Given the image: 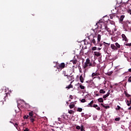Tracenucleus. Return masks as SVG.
Here are the masks:
<instances>
[{
	"label": "nucleus",
	"instance_id": "c9c22d12",
	"mask_svg": "<svg viewBox=\"0 0 131 131\" xmlns=\"http://www.w3.org/2000/svg\"><path fill=\"white\" fill-rule=\"evenodd\" d=\"M112 73H113V72H112V71L108 72L107 75H108V76H110L112 74Z\"/></svg>",
	"mask_w": 131,
	"mask_h": 131
},
{
	"label": "nucleus",
	"instance_id": "393cba45",
	"mask_svg": "<svg viewBox=\"0 0 131 131\" xmlns=\"http://www.w3.org/2000/svg\"><path fill=\"white\" fill-rule=\"evenodd\" d=\"M71 62H72L74 65H76V64H77V60L76 59L72 60Z\"/></svg>",
	"mask_w": 131,
	"mask_h": 131
},
{
	"label": "nucleus",
	"instance_id": "4468645a",
	"mask_svg": "<svg viewBox=\"0 0 131 131\" xmlns=\"http://www.w3.org/2000/svg\"><path fill=\"white\" fill-rule=\"evenodd\" d=\"M33 111H31L29 113V115L30 116V118H31L32 117H34V116H33Z\"/></svg>",
	"mask_w": 131,
	"mask_h": 131
},
{
	"label": "nucleus",
	"instance_id": "f03ea898",
	"mask_svg": "<svg viewBox=\"0 0 131 131\" xmlns=\"http://www.w3.org/2000/svg\"><path fill=\"white\" fill-rule=\"evenodd\" d=\"M90 67H96V62H94L93 63H92V62H91V60L90 59V58H87L86 59V61L84 62V64H83V68H84V69H85V68H88V67H89V68H90Z\"/></svg>",
	"mask_w": 131,
	"mask_h": 131
},
{
	"label": "nucleus",
	"instance_id": "cd10ccee",
	"mask_svg": "<svg viewBox=\"0 0 131 131\" xmlns=\"http://www.w3.org/2000/svg\"><path fill=\"white\" fill-rule=\"evenodd\" d=\"M8 95H9L10 96L9 93H6V96L4 97L5 101H6V100H7V99H8Z\"/></svg>",
	"mask_w": 131,
	"mask_h": 131
},
{
	"label": "nucleus",
	"instance_id": "b1692460",
	"mask_svg": "<svg viewBox=\"0 0 131 131\" xmlns=\"http://www.w3.org/2000/svg\"><path fill=\"white\" fill-rule=\"evenodd\" d=\"M115 46L116 48H117V50H118V49H120V45L118 42L115 43Z\"/></svg>",
	"mask_w": 131,
	"mask_h": 131
},
{
	"label": "nucleus",
	"instance_id": "f257e3e1",
	"mask_svg": "<svg viewBox=\"0 0 131 131\" xmlns=\"http://www.w3.org/2000/svg\"><path fill=\"white\" fill-rule=\"evenodd\" d=\"M101 37L102 35L100 34H97L96 37L94 36V34H91L89 36V39L91 43L95 42L97 44L100 42Z\"/></svg>",
	"mask_w": 131,
	"mask_h": 131
},
{
	"label": "nucleus",
	"instance_id": "58836bf2",
	"mask_svg": "<svg viewBox=\"0 0 131 131\" xmlns=\"http://www.w3.org/2000/svg\"><path fill=\"white\" fill-rule=\"evenodd\" d=\"M104 108H105V109H108V108H110V106H103Z\"/></svg>",
	"mask_w": 131,
	"mask_h": 131
},
{
	"label": "nucleus",
	"instance_id": "37998d69",
	"mask_svg": "<svg viewBox=\"0 0 131 131\" xmlns=\"http://www.w3.org/2000/svg\"><path fill=\"white\" fill-rule=\"evenodd\" d=\"M80 128H81L80 126H79L78 125L76 126V129H80Z\"/></svg>",
	"mask_w": 131,
	"mask_h": 131
},
{
	"label": "nucleus",
	"instance_id": "20e7f679",
	"mask_svg": "<svg viewBox=\"0 0 131 131\" xmlns=\"http://www.w3.org/2000/svg\"><path fill=\"white\" fill-rule=\"evenodd\" d=\"M102 25H103V26L101 27L102 29H105V30H106L107 32H111V30H110V29L108 28V26H107V24L103 23Z\"/></svg>",
	"mask_w": 131,
	"mask_h": 131
},
{
	"label": "nucleus",
	"instance_id": "c756f323",
	"mask_svg": "<svg viewBox=\"0 0 131 131\" xmlns=\"http://www.w3.org/2000/svg\"><path fill=\"white\" fill-rule=\"evenodd\" d=\"M77 112H82V108L80 107H78L77 110Z\"/></svg>",
	"mask_w": 131,
	"mask_h": 131
},
{
	"label": "nucleus",
	"instance_id": "f8f14e48",
	"mask_svg": "<svg viewBox=\"0 0 131 131\" xmlns=\"http://www.w3.org/2000/svg\"><path fill=\"white\" fill-rule=\"evenodd\" d=\"M70 109H73L74 107H75V105L74 104V102H71L69 105Z\"/></svg>",
	"mask_w": 131,
	"mask_h": 131
},
{
	"label": "nucleus",
	"instance_id": "de8ad7c7",
	"mask_svg": "<svg viewBox=\"0 0 131 131\" xmlns=\"http://www.w3.org/2000/svg\"><path fill=\"white\" fill-rule=\"evenodd\" d=\"M125 45L126 46V47H129V43H126Z\"/></svg>",
	"mask_w": 131,
	"mask_h": 131
},
{
	"label": "nucleus",
	"instance_id": "e2e57ef3",
	"mask_svg": "<svg viewBox=\"0 0 131 131\" xmlns=\"http://www.w3.org/2000/svg\"><path fill=\"white\" fill-rule=\"evenodd\" d=\"M10 122H11V123H13V122H12L11 121H10Z\"/></svg>",
	"mask_w": 131,
	"mask_h": 131
},
{
	"label": "nucleus",
	"instance_id": "f3484780",
	"mask_svg": "<svg viewBox=\"0 0 131 131\" xmlns=\"http://www.w3.org/2000/svg\"><path fill=\"white\" fill-rule=\"evenodd\" d=\"M125 17V15H121L119 19L120 22H122V21H123V19H124Z\"/></svg>",
	"mask_w": 131,
	"mask_h": 131
},
{
	"label": "nucleus",
	"instance_id": "5fc2aeb1",
	"mask_svg": "<svg viewBox=\"0 0 131 131\" xmlns=\"http://www.w3.org/2000/svg\"><path fill=\"white\" fill-rule=\"evenodd\" d=\"M84 128L83 125H81V128Z\"/></svg>",
	"mask_w": 131,
	"mask_h": 131
},
{
	"label": "nucleus",
	"instance_id": "79ce46f5",
	"mask_svg": "<svg viewBox=\"0 0 131 131\" xmlns=\"http://www.w3.org/2000/svg\"><path fill=\"white\" fill-rule=\"evenodd\" d=\"M126 96H127L128 98H129V97H130L131 95H129V94H127V93H126Z\"/></svg>",
	"mask_w": 131,
	"mask_h": 131
},
{
	"label": "nucleus",
	"instance_id": "864d4df0",
	"mask_svg": "<svg viewBox=\"0 0 131 131\" xmlns=\"http://www.w3.org/2000/svg\"><path fill=\"white\" fill-rule=\"evenodd\" d=\"M110 19H113V16H112V15H110Z\"/></svg>",
	"mask_w": 131,
	"mask_h": 131
},
{
	"label": "nucleus",
	"instance_id": "052dcab7",
	"mask_svg": "<svg viewBox=\"0 0 131 131\" xmlns=\"http://www.w3.org/2000/svg\"><path fill=\"white\" fill-rule=\"evenodd\" d=\"M84 76H85V73H84Z\"/></svg>",
	"mask_w": 131,
	"mask_h": 131
},
{
	"label": "nucleus",
	"instance_id": "e433bc0d",
	"mask_svg": "<svg viewBox=\"0 0 131 131\" xmlns=\"http://www.w3.org/2000/svg\"><path fill=\"white\" fill-rule=\"evenodd\" d=\"M81 103H85L86 101L85 99H82L81 100Z\"/></svg>",
	"mask_w": 131,
	"mask_h": 131
},
{
	"label": "nucleus",
	"instance_id": "a878e982",
	"mask_svg": "<svg viewBox=\"0 0 131 131\" xmlns=\"http://www.w3.org/2000/svg\"><path fill=\"white\" fill-rule=\"evenodd\" d=\"M99 93L100 94H105L106 93V91H105L103 89H101L100 91H99Z\"/></svg>",
	"mask_w": 131,
	"mask_h": 131
},
{
	"label": "nucleus",
	"instance_id": "39448f33",
	"mask_svg": "<svg viewBox=\"0 0 131 131\" xmlns=\"http://www.w3.org/2000/svg\"><path fill=\"white\" fill-rule=\"evenodd\" d=\"M103 23H105L104 22H101V20H99V22L97 23L96 24V26H97V28H96V29L97 28H99V26L100 25V29H102V26H104V25H103Z\"/></svg>",
	"mask_w": 131,
	"mask_h": 131
},
{
	"label": "nucleus",
	"instance_id": "423d86ee",
	"mask_svg": "<svg viewBox=\"0 0 131 131\" xmlns=\"http://www.w3.org/2000/svg\"><path fill=\"white\" fill-rule=\"evenodd\" d=\"M123 27L124 31H128V30L129 29V27H128V24H127V23H125L123 25Z\"/></svg>",
	"mask_w": 131,
	"mask_h": 131
},
{
	"label": "nucleus",
	"instance_id": "09e8293b",
	"mask_svg": "<svg viewBox=\"0 0 131 131\" xmlns=\"http://www.w3.org/2000/svg\"><path fill=\"white\" fill-rule=\"evenodd\" d=\"M80 130H81V131H83V130H84V128H80Z\"/></svg>",
	"mask_w": 131,
	"mask_h": 131
},
{
	"label": "nucleus",
	"instance_id": "7ed1b4c3",
	"mask_svg": "<svg viewBox=\"0 0 131 131\" xmlns=\"http://www.w3.org/2000/svg\"><path fill=\"white\" fill-rule=\"evenodd\" d=\"M67 68V64H65V63L64 62H62L57 66V69H60V70H62V69H64V68Z\"/></svg>",
	"mask_w": 131,
	"mask_h": 131
},
{
	"label": "nucleus",
	"instance_id": "0eeeda50",
	"mask_svg": "<svg viewBox=\"0 0 131 131\" xmlns=\"http://www.w3.org/2000/svg\"><path fill=\"white\" fill-rule=\"evenodd\" d=\"M122 38H123V40H124L125 41H126V42H127V41H128L127 38L124 34H122Z\"/></svg>",
	"mask_w": 131,
	"mask_h": 131
},
{
	"label": "nucleus",
	"instance_id": "c85d7f7f",
	"mask_svg": "<svg viewBox=\"0 0 131 131\" xmlns=\"http://www.w3.org/2000/svg\"><path fill=\"white\" fill-rule=\"evenodd\" d=\"M117 107H116V110L119 111V110H120V109H121L122 110V108H121V107L119 106V105H117Z\"/></svg>",
	"mask_w": 131,
	"mask_h": 131
},
{
	"label": "nucleus",
	"instance_id": "bb28decb",
	"mask_svg": "<svg viewBox=\"0 0 131 131\" xmlns=\"http://www.w3.org/2000/svg\"><path fill=\"white\" fill-rule=\"evenodd\" d=\"M95 76H98V73H93L92 74V77H95Z\"/></svg>",
	"mask_w": 131,
	"mask_h": 131
},
{
	"label": "nucleus",
	"instance_id": "9d476101",
	"mask_svg": "<svg viewBox=\"0 0 131 131\" xmlns=\"http://www.w3.org/2000/svg\"><path fill=\"white\" fill-rule=\"evenodd\" d=\"M79 80H80V82H81V83H83L84 78L82 76V74L80 76Z\"/></svg>",
	"mask_w": 131,
	"mask_h": 131
},
{
	"label": "nucleus",
	"instance_id": "3c124183",
	"mask_svg": "<svg viewBox=\"0 0 131 131\" xmlns=\"http://www.w3.org/2000/svg\"><path fill=\"white\" fill-rule=\"evenodd\" d=\"M95 96H96V97H99V96H100V95L99 94H96L95 95Z\"/></svg>",
	"mask_w": 131,
	"mask_h": 131
},
{
	"label": "nucleus",
	"instance_id": "4c0bfd02",
	"mask_svg": "<svg viewBox=\"0 0 131 131\" xmlns=\"http://www.w3.org/2000/svg\"><path fill=\"white\" fill-rule=\"evenodd\" d=\"M129 103H127V105L129 106L131 105V99H130V100L129 101Z\"/></svg>",
	"mask_w": 131,
	"mask_h": 131
},
{
	"label": "nucleus",
	"instance_id": "ea45409f",
	"mask_svg": "<svg viewBox=\"0 0 131 131\" xmlns=\"http://www.w3.org/2000/svg\"><path fill=\"white\" fill-rule=\"evenodd\" d=\"M128 82H131V76L128 79Z\"/></svg>",
	"mask_w": 131,
	"mask_h": 131
},
{
	"label": "nucleus",
	"instance_id": "13d9d810",
	"mask_svg": "<svg viewBox=\"0 0 131 131\" xmlns=\"http://www.w3.org/2000/svg\"><path fill=\"white\" fill-rule=\"evenodd\" d=\"M129 47H131V43H129Z\"/></svg>",
	"mask_w": 131,
	"mask_h": 131
},
{
	"label": "nucleus",
	"instance_id": "8fccbe9b",
	"mask_svg": "<svg viewBox=\"0 0 131 131\" xmlns=\"http://www.w3.org/2000/svg\"><path fill=\"white\" fill-rule=\"evenodd\" d=\"M100 105H101V106H102V107H104V106H105L104 105V104H103V103H101Z\"/></svg>",
	"mask_w": 131,
	"mask_h": 131
},
{
	"label": "nucleus",
	"instance_id": "473e14b6",
	"mask_svg": "<svg viewBox=\"0 0 131 131\" xmlns=\"http://www.w3.org/2000/svg\"><path fill=\"white\" fill-rule=\"evenodd\" d=\"M69 114H73L74 113V112L72 110L69 111Z\"/></svg>",
	"mask_w": 131,
	"mask_h": 131
},
{
	"label": "nucleus",
	"instance_id": "0e129e2a",
	"mask_svg": "<svg viewBox=\"0 0 131 131\" xmlns=\"http://www.w3.org/2000/svg\"><path fill=\"white\" fill-rule=\"evenodd\" d=\"M81 114L82 115V114H83V113H82Z\"/></svg>",
	"mask_w": 131,
	"mask_h": 131
},
{
	"label": "nucleus",
	"instance_id": "5701e85b",
	"mask_svg": "<svg viewBox=\"0 0 131 131\" xmlns=\"http://www.w3.org/2000/svg\"><path fill=\"white\" fill-rule=\"evenodd\" d=\"M98 101L99 103H104V100H103V98H102L98 99Z\"/></svg>",
	"mask_w": 131,
	"mask_h": 131
},
{
	"label": "nucleus",
	"instance_id": "a18cd8bd",
	"mask_svg": "<svg viewBox=\"0 0 131 131\" xmlns=\"http://www.w3.org/2000/svg\"><path fill=\"white\" fill-rule=\"evenodd\" d=\"M24 131H29V129H28V128H26L25 129H24Z\"/></svg>",
	"mask_w": 131,
	"mask_h": 131
},
{
	"label": "nucleus",
	"instance_id": "ddd939ff",
	"mask_svg": "<svg viewBox=\"0 0 131 131\" xmlns=\"http://www.w3.org/2000/svg\"><path fill=\"white\" fill-rule=\"evenodd\" d=\"M94 54L96 57H100V56H101V53L100 52H94Z\"/></svg>",
	"mask_w": 131,
	"mask_h": 131
},
{
	"label": "nucleus",
	"instance_id": "4be33fe9",
	"mask_svg": "<svg viewBox=\"0 0 131 131\" xmlns=\"http://www.w3.org/2000/svg\"><path fill=\"white\" fill-rule=\"evenodd\" d=\"M71 83H72V82H71V84L67 86L66 89H72L73 88V85L71 84Z\"/></svg>",
	"mask_w": 131,
	"mask_h": 131
},
{
	"label": "nucleus",
	"instance_id": "c03bdc74",
	"mask_svg": "<svg viewBox=\"0 0 131 131\" xmlns=\"http://www.w3.org/2000/svg\"><path fill=\"white\" fill-rule=\"evenodd\" d=\"M126 23H127H127H128V24H130L131 22L129 21V20H126Z\"/></svg>",
	"mask_w": 131,
	"mask_h": 131
},
{
	"label": "nucleus",
	"instance_id": "2f4dec72",
	"mask_svg": "<svg viewBox=\"0 0 131 131\" xmlns=\"http://www.w3.org/2000/svg\"><path fill=\"white\" fill-rule=\"evenodd\" d=\"M13 124H14L15 127H16V128L17 129H18V124H17V123H15V124L13 123Z\"/></svg>",
	"mask_w": 131,
	"mask_h": 131
},
{
	"label": "nucleus",
	"instance_id": "680f3d73",
	"mask_svg": "<svg viewBox=\"0 0 131 131\" xmlns=\"http://www.w3.org/2000/svg\"><path fill=\"white\" fill-rule=\"evenodd\" d=\"M67 104H69V103L68 102H67Z\"/></svg>",
	"mask_w": 131,
	"mask_h": 131
},
{
	"label": "nucleus",
	"instance_id": "603ef678",
	"mask_svg": "<svg viewBox=\"0 0 131 131\" xmlns=\"http://www.w3.org/2000/svg\"><path fill=\"white\" fill-rule=\"evenodd\" d=\"M126 102L127 103V104H129V101H128V100H126Z\"/></svg>",
	"mask_w": 131,
	"mask_h": 131
},
{
	"label": "nucleus",
	"instance_id": "a211bd4d",
	"mask_svg": "<svg viewBox=\"0 0 131 131\" xmlns=\"http://www.w3.org/2000/svg\"><path fill=\"white\" fill-rule=\"evenodd\" d=\"M62 74H63V75L64 76H65V77H67L69 76L68 73H67L66 72V71H63L62 72Z\"/></svg>",
	"mask_w": 131,
	"mask_h": 131
},
{
	"label": "nucleus",
	"instance_id": "6e6552de",
	"mask_svg": "<svg viewBox=\"0 0 131 131\" xmlns=\"http://www.w3.org/2000/svg\"><path fill=\"white\" fill-rule=\"evenodd\" d=\"M111 48L112 50H114V51H117V48L114 44L111 45Z\"/></svg>",
	"mask_w": 131,
	"mask_h": 131
},
{
	"label": "nucleus",
	"instance_id": "6e6d98bb",
	"mask_svg": "<svg viewBox=\"0 0 131 131\" xmlns=\"http://www.w3.org/2000/svg\"><path fill=\"white\" fill-rule=\"evenodd\" d=\"M128 71H129V72H131V69H129Z\"/></svg>",
	"mask_w": 131,
	"mask_h": 131
},
{
	"label": "nucleus",
	"instance_id": "69168bd1",
	"mask_svg": "<svg viewBox=\"0 0 131 131\" xmlns=\"http://www.w3.org/2000/svg\"><path fill=\"white\" fill-rule=\"evenodd\" d=\"M52 130H54V129H52Z\"/></svg>",
	"mask_w": 131,
	"mask_h": 131
},
{
	"label": "nucleus",
	"instance_id": "49530a36",
	"mask_svg": "<svg viewBox=\"0 0 131 131\" xmlns=\"http://www.w3.org/2000/svg\"><path fill=\"white\" fill-rule=\"evenodd\" d=\"M70 98L71 99V100H72V99H73V96H72V95H70Z\"/></svg>",
	"mask_w": 131,
	"mask_h": 131
},
{
	"label": "nucleus",
	"instance_id": "9b49d317",
	"mask_svg": "<svg viewBox=\"0 0 131 131\" xmlns=\"http://www.w3.org/2000/svg\"><path fill=\"white\" fill-rule=\"evenodd\" d=\"M93 107L98 111H100V110H101V108L100 107V106H98L97 104H94Z\"/></svg>",
	"mask_w": 131,
	"mask_h": 131
},
{
	"label": "nucleus",
	"instance_id": "412c9836",
	"mask_svg": "<svg viewBox=\"0 0 131 131\" xmlns=\"http://www.w3.org/2000/svg\"><path fill=\"white\" fill-rule=\"evenodd\" d=\"M103 44L104 47H105V48H107L108 47H109V46H110V43H107L106 42H103Z\"/></svg>",
	"mask_w": 131,
	"mask_h": 131
},
{
	"label": "nucleus",
	"instance_id": "aec40b11",
	"mask_svg": "<svg viewBox=\"0 0 131 131\" xmlns=\"http://www.w3.org/2000/svg\"><path fill=\"white\" fill-rule=\"evenodd\" d=\"M110 95V93L109 92H107L106 94H105V95H104L103 96V99H106V98H107V97H109Z\"/></svg>",
	"mask_w": 131,
	"mask_h": 131
},
{
	"label": "nucleus",
	"instance_id": "1a4fd4ad",
	"mask_svg": "<svg viewBox=\"0 0 131 131\" xmlns=\"http://www.w3.org/2000/svg\"><path fill=\"white\" fill-rule=\"evenodd\" d=\"M67 78L69 80V81H71L73 79H74V77L73 76H70L69 75L67 77Z\"/></svg>",
	"mask_w": 131,
	"mask_h": 131
},
{
	"label": "nucleus",
	"instance_id": "f704fd0d",
	"mask_svg": "<svg viewBox=\"0 0 131 131\" xmlns=\"http://www.w3.org/2000/svg\"><path fill=\"white\" fill-rule=\"evenodd\" d=\"M115 120L116 121H119V120H120V117L116 118L115 119Z\"/></svg>",
	"mask_w": 131,
	"mask_h": 131
},
{
	"label": "nucleus",
	"instance_id": "4d7b16f0",
	"mask_svg": "<svg viewBox=\"0 0 131 131\" xmlns=\"http://www.w3.org/2000/svg\"><path fill=\"white\" fill-rule=\"evenodd\" d=\"M101 49H102V48H98V50L99 51H100V50H101Z\"/></svg>",
	"mask_w": 131,
	"mask_h": 131
},
{
	"label": "nucleus",
	"instance_id": "dca6fc26",
	"mask_svg": "<svg viewBox=\"0 0 131 131\" xmlns=\"http://www.w3.org/2000/svg\"><path fill=\"white\" fill-rule=\"evenodd\" d=\"M94 104V100L91 101L88 105V107H93V104Z\"/></svg>",
	"mask_w": 131,
	"mask_h": 131
},
{
	"label": "nucleus",
	"instance_id": "a19ab883",
	"mask_svg": "<svg viewBox=\"0 0 131 131\" xmlns=\"http://www.w3.org/2000/svg\"><path fill=\"white\" fill-rule=\"evenodd\" d=\"M97 50V47H94L92 48V51H96Z\"/></svg>",
	"mask_w": 131,
	"mask_h": 131
},
{
	"label": "nucleus",
	"instance_id": "6ab92c4d",
	"mask_svg": "<svg viewBox=\"0 0 131 131\" xmlns=\"http://www.w3.org/2000/svg\"><path fill=\"white\" fill-rule=\"evenodd\" d=\"M31 121V122H32V123H33V122H34V121H35V117H33L32 118H29Z\"/></svg>",
	"mask_w": 131,
	"mask_h": 131
},
{
	"label": "nucleus",
	"instance_id": "2eb2a0df",
	"mask_svg": "<svg viewBox=\"0 0 131 131\" xmlns=\"http://www.w3.org/2000/svg\"><path fill=\"white\" fill-rule=\"evenodd\" d=\"M94 46H97L98 47H102L103 46V44L100 43V42H98V43H95V42L93 43Z\"/></svg>",
	"mask_w": 131,
	"mask_h": 131
},
{
	"label": "nucleus",
	"instance_id": "7c9ffc66",
	"mask_svg": "<svg viewBox=\"0 0 131 131\" xmlns=\"http://www.w3.org/2000/svg\"><path fill=\"white\" fill-rule=\"evenodd\" d=\"M79 88H80V89H81V90H84V89H85V87H84V86H83L81 84H80Z\"/></svg>",
	"mask_w": 131,
	"mask_h": 131
},
{
	"label": "nucleus",
	"instance_id": "bf43d9fd",
	"mask_svg": "<svg viewBox=\"0 0 131 131\" xmlns=\"http://www.w3.org/2000/svg\"><path fill=\"white\" fill-rule=\"evenodd\" d=\"M69 102H71V100H69Z\"/></svg>",
	"mask_w": 131,
	"mask_h": 131
},
{
	"label": "nucleus",
	"instance_id": "72a5a7b5",
	"mask_svg": "<svg viewBox=\"0 0 131 131\" xmlns=\"http://www.w3.org/2000/svg\"><path fill=\"white\" fill-rule=\"evenodd\" d=\"M29 117V116H28V115H25L24 116V119H28Z\"/></svg>",
	"mask_w": 131,
	"mask_h": 131
}]
</instances>
